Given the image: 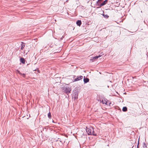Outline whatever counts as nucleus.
I'll return each mask as SVG.
<instances>
[{
    "instance_id": "f8f14e48",
    "label": "nucleus",
    "mask_w": 148,
    "mask_h": 148,
    "mask_svg": "<svg viewBox=\"0 0 148 148\" xmlns=\"http://www.w3.org/2000/svg\"><path fill=\"white\" fill-rule=\"evenodd\" d=\"M48 116L49 119H50L51 118V114L50 112L48 114Z\"/></svg>"
},
{
    "instance_id": "6ab92c4d",
    "label": "nucleus",
    "mask_w": 148,
    "mask_h": 148,
    "mask_svg": "<svg viewBox=\"0 0 148 148\" xmlns=\"http://www.w3.org/2000/svg\"><path fill=\"white\" fill-rule=\"evenodd\" d=\"M110 104H111V103H109V105H110Z\"/></svg>"
},
{
    "instance_id": "20e7f679",
    "label": "nucleus",
    "mask_w": 148,
    "mask_h": 148,
    "mask_svg": "<svg viewBox=\"0 0 148 148\" xmlns=\"http://www.w3.org/2000/svg\"><path fill=\"white\" fill-rule=\"evenodd\" d=\"M101 102L103 104H105L107 105V99L105 98H103Z\"/></svg>"
},
{
    "instance_id": "39448f33",
    "label": "nucleus",
    "mask_w": 148,
    "mask_h": 148,
    "mask_svg": "<svg viewBox=\"0 0 148 148\" xmlns=\"http://www.w3.org/2000/svg\"><path fill=\"white\" fill-rule=\"evenodd\" d=\"M101 55H99L98 56H96L95 57H94L92 58L91 59H90V60H92V62H93L94 61H95V60L96 59H97L98 58L101 57Z\"/></svg>"
},
{
    "instance_id": "f3484780",
    "label": "nucleus",
    "mask_w": 148,
    "mask_h": 148,
    "mask_svg": "<svg viewBox=\"0 0 148 148\" xmlns=\"http://www.w3.org/2000/svg\"><path fill=\"white\" fill-rule=\"evenodd\" d=\"M68 0H66V2H68Z\"/></svg>"
},
{
    "instance_id": "ddd939ff",
    "label": "nucleus",
    "mask_w": 148,
    "mask_h": 148,
    "mask_svg": "<svg viewBox=\"0 0 148 148\" xmlns=\"http://www.w3.org/2000/svg\"><path fill=\"white\" fill-rule=\"evenodd\" d=\"M103 16L106 18H108L109 17V16L107 15H105L104 14H103Z\"/></svg>"
},
{
    "instance_id": "6e6552de",
    "label": "nucleus",
    "mask_w": 148,
    "mask_h": 148,
    "mask_svg": "<svg viewBox=\"0 0 148 148\" xmlns=\"http://www.w3.org/2000/svg\"><path fill=\"white\" fill-rule=\"evenodd\" d=\"M21 50H22L23 49L25 46V44L23 42H21Z\"/></svg>"
},
{
    "instance_id": "dca6fc26",
    "label": "nucleus",
    "mask_w": 148,
    "mask_h": 148,
    "mask_svg": "<svg viewBox=\"0 0 148 148\" xmlns=\"http://www.w3.org/2000/svg\"><path fill=\"white\" fill-rule=\"evenodd\" d=\"M21 75H22L24 77H25V74L24 73L22 74Z\"/></svg>"
},
{
    "instance_id": "7ed1b4c3",
    "label": "nucleus",
    "mask_w": 148,
    "mask_h": 148,
    "mask_svg": "<svg viewBox=\"0 0 148 148\" xmlns=\"http://www.w3.org/2000/svg\"><path fill=\"white\" fill-rule=\"evenodd\" d=\"M64 91L67 94H69L70 92L71 91V89L69 88H64Z\"/></svg>"
},
{
    "instance_id": "a211bd4d",
    "label": "nucleus",
    "mask_w": 148,
    "mask_h": 148,
    "mask_svg": "<svg viewBox=\"0 0 148 148\" xmlns=\"http://www.w3.org/2000/svg\"><path fill=\"white\" fill-rule=\"evenodd\" d=\"M76 77L75 76H74L73 77V78H74Z\"/></svg>"
},
{
    "instance_id": "f03ea898",
    "label": "nucleus",
    "mask_w": 148,
    "mask_h": 148,
    "mask_svg": "<svg viewBox=\"0 0 148 148\" xmlns=\"http://www.w3.org/2000/svg\"><path fill=\"white\" fill-rule=\"evenodd\" d=\"M83 77L82 76H77V78H75L73 80V82H74L79 81L80 80L82 79H83Z\"/></svg>"
},
{
    "instance_id": "2eb2a0df",
    "label": "nucleus",
    "mask_w": 148,
    "mask_h": 148,
    "mask_svg": "<svg viewBox=\"0 0 148 148\" xmlns=\"http://www.w3.org/2000/svg\"><path fill=\"white\" fill-rule=\"evenodd\" d=\"M16 73H19L20 75L22 74V73L20 72V71L18 70H17Z\"/></svg>"
},
{
    "instance_id": "423d86ee",
    "label": "nucleus",
    "mask_w": 148,
    "mask_h": 148,
    "mask_svg": "<svg viewBox=\"0 0 148 148\" xmlns=\"http://www.w3.org/2000/svg\"><path fill=\"white\" fill-rule=\"evenodd\" d=\"M85 77H84V83H86L89 81V79L87 78H85Z\"/></svg>"
},
{
    "instance_id": "1a4fd4ad",
    "label": "nucleus",
    "mask_w": 148,
    "mask_h": 148,
    "mask_svg": "<svg viewBox=\"0 0 148 148\" xmlns=\"http://www.w3.org/2000/svg\"><path fill=\"white\" fill-rule=\"evenodd\" d=\"M20 62L23 64L25 63V60L24 58H21L20 59Z\"/></svg>"
},
{
    "instance_id": "9b49d317",
    "label": "nucleus",
    "mask_w": 148,
    "mask_h": 148,
    "mask_svg": "<svg viewBox=\"0 0 148 148\" xmlns=\"http://www.w3.org/2000/svg\"><path fill=\"white\" fill-rule=\"evenodd\" d=\"M122 110L123 111L125 112L127 111V108L126 107H124Z\"/></svg>"
},
{
    "instance_id": "0eeeda50",
    "label": "nucleus",
    "mask_w": 148,
    "mask_h": 148,
    "mask_svg": "<svg viewBox=\"0 0 148 148\" xmlns=\"http://www.w3.org/2000/svg\"><path fill=\"white\" fill-rule=\"evenodd\" d=\"M107 1H108L107 0H106L103 1L102 3L100 4V7H101L105 5L107 3Z\"/></svg>"
},
{
    "instance_id": "4468645a",
    "label": "nucleus",
    "mask_w": 148,
    "mask_h": 148,
    "mask_svg": "<svg viewBox=\"0 0 148 148\" xmlns=\"http://www.w3.org/2000/svg\"><path fill=\"white\" fill-rule=\"evenodd\" d=\"M101 0H98V1H97V3L98 4V5H99V4L101 3Z\"/></svg>"
},
{
    "instance_id": "9d476101",
    "label": "nucleus",
    "mask_w": 148,
    "mask_h": 148,
    "mask_svg": "<svg viewBox=\"0 0 148 148\" xmlns=\"http://www.w3.org/2000/svg\"><path fill=\"white\" fill-rule=\"evenodd\" d=\"M81 23V21L80 20H78L76 22L77 24L79 26H80Z\"/></svg>"
},
{
    "instance_id": "f257e3e1",
    "label": "nucleus",
    "mask_w": 148,
    "mask_h": 148,
    "mask_svg": "<svg viewBox=\"0 0 148 148\" xmlns=\"http://www.w3.org/2000/svg\"><path fill=\"white\" fill-rule=\"evenodd\" d=\"M86 131L88 135H92L96 136V134L94 132L93 128L92 127L87 128Z\"/></svg>"
}]
</instances>
